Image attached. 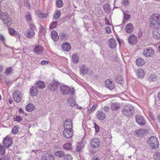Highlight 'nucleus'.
<instances>
[{
    "label": "nucleus",
    "instance_id": "6e6552de",
    "mask_svg": "<svg viewBox=\"0 0 160 160\" xmlns=\"http://www.w3.org/2000/svg\"><path fill=\"white\" fill-rule=\"evenodd\" d=\"M155 54L154 50L151 48H148L145 49L143 52V55L147 57H153Z\"/></svg>",
    "mask_w": 160,
    "mask_h": 160
},
{
    "label": "nucleus",
    "instance_id": "79ce46f5",
    "mask_svg": "<svg viewBox=\"0 0 160 160\" xmlns=\"http://www.w3.org/2000/svg\"><path fill=\"white\" fill-rule=\"evenodd\" d=\"M24 4L27 7L30 8L31 7L30 3L32 2V0H24Z\"/></svg>",
    "mask_w": 160,
    "mask_h": 160
},
{
    "label": "nucleus",
    "instance_id": "a211bd4d",
    "mask_svg": "<svg viewBox=\"0 0 160 160\" xmlns=\"http://www.w3.org/2000/svg\"><path fill=\"white\" fill-rule=\"evenodd\" d=\"M129 43L131 45L135 44L137 42V37L133 34L130 35L128 39Z\"/></svg>",
    "mask_w": 160,
    "mask_h": 160
},
{
    "label": "nucleus",
    "instance_id": "c85d7f7f",
    "mask_svg": "<svg viewBox=\"0 0 160 160\" xmlns=\"http://www.w3.org/2000/svg\"><path fill=\"white\" fill-rule=\"evenodd\" d=\"M58 87V85L56 83H51L48 86V89L49 91H54L56 90Z\"/></svg>",
    "mask_w": 160,
    "mask_h": 160
},
{
    "label": "nucleus",
    "instance_id": "338daca9",
    "mask_svg": "<svg viewBox=\"0 0 160 160\" xmlns=\"http://www.w3.org/2000/svg\"><path fill=\"white\" fill-rule=\"evenodd\" d=\"M103 110L105 112H108L109 110V108L107 106H104L103 107Z\"/></svg>",
    "mask_w": 160,
    "mask_h": 160
},
{
    "label": "nucleus",
    "instance_id": "4be33fe9",
    "mask_svg": "<svg viewBox=\"0 0 160 160\" xmlns=\"http://www.w3.org/2000/svg\"><path fill=\"white\" fill-rule=\"evenodd\" d=\"M135 73L138 78H143L145 76V72L142 69H140L135 71Z\"/></svg>",
    "mask_w": 160,
    "mask_h": 160
},
{
    "label": "nucleus",
    "instance_id": "ddd939ff",
    "mask_svg": "<svg viewBox=\"0 0 160 160\" xmlns=\"http://www.w3.org/2000/svg\"><path fill=\"white\" fill-rule=\"evenodd\" d=\"M64 137L67 138H71L73 135L72 129H64L63 132Z\"/></svg>",
    "mask_w": 160,
    "mask_h": 160
},
{
    "label": "nucleus",
    "instance_id": "69168bd1",
    "mask_svg": "<svg viewBox=\"0 0 160 160\" xmlns=\"http://www.w3.org/2000/svg\"><path fill=\"white\" fill-rule=\"evenodd\" d=\"M0 40H1L3 42L5 41V38L3 35H0Z\"/></svg>",
    "mask_w": 160,
    "mask_h": 160
},
{
    "label": "nucleus",
    "instance_id": "bf43d9fd",
    "mask_svg": "<svg viewBox=\"0 0 160 160\" xmlns=\"http://www.w3.org/2000/svg\"><path fill=\"white\" fill-rule=\"evenodd\" d=\"M124 19L126 20H128L130 18V15L126 13H124Z\"/></svg>",
    "mask_w": 160,
    "mask_h": 160
},
{
    "label": "nucleus",
    "instance_id": "20e7f679",
    "mask_svg": "<svg viewBox=\"0 0 160 160\" xmlns=\"http://www.w3.org/2000/svg\"><path fill=\"white\" fill-rule=\"evenodd\" d=\"M60 91L64 95H67L69 93L73 95L75 93L74 88H69L66 85H62L60 87Z\"/></svg>",
    "mask_w": 160,
    "mask_h": 160
},
{
    "label": "nucleus",
    "instance_id": "cd10ccee",
    "mask_svg": "<svg viewBox=\"0 0 160 160\" xmlns=\"http://www.w3.org/2000/svg\"><path fill=\"white\" fill-rule=\"evenodd\" d=\"M42 160H54V157L50 154H47L45 156H43Z\"/></svg>",
    "mask_w": 160,
    "mask_h": 160
},
{
    "label": "nucleus",
    "instance_id": "4468645a",
    "mask_svg": "<svg viewBox=\"0 0 160 160\" xmlns=\"http://www.w3.org/2000/svg\"><path fill=\"white\" fill-rule=\"evenodd\" d=\"M105 84L107 87L110 90L113 89L115 87L114 82L110 79L106 80Z\"/></svg>",
    "mask_w": 160,
    "mask_h": 160
},
{
    "label": "nucleus",
    "instance_id": "dca6fc26",
    "mask_svg": "<svg viewBox=\"0 0 160 160\" xmlns=\"http://www.w3.org/2000/svg\"><path fill=\"white\" fill-rule=\"evenodd\" d=\"M110 108L113 111H117L121 107V104L117 102H112L110 104Z\"/></svg>",
    "mask_w": 160,
    "mask_h": 160
},
{
    "label": "nucleus",
    "instance_id": "a878e982",
    "mask_svg": "<svg viewBox=\"0 0 160 160\" xmlns=\"http://www.w3.org/2000/svg\"><path fill=\"white\" fill-rule=\"evenodd\" d=\"M147 133V131L144 129H138L136 131V134L139 136H143Z\"/></svg>",
    "mask_w": 160,
    "mask_h": 160
},
{
    "label": "nucleus",
    "instance_id": "473e14b6",
    "mask_svg": "<svg viewBox=\"0 0 160 160\" xmlns=\"http://www.w3.org/2000/svg\"><path fill=\"white\" fill-rule=\"evenodd\" d=\"M115 80L116 82L120 84H122L124 81L123 78L120 75L116 76L115 78Z\"/></svg>",
    "mask_w": 160,
    "mask_h": 160
},
{
    "label": "nucleus",
    "instance_id": "423d86ee",
    "mask_svg": "<svg viewBox=\"0 0 160 160\" xmlns=\"http://www.w3.org/2000/svg\"><path fill=\"white\" fill-rule=\"evenodd\" d=\"M36 26L33 24L30 25V28L28 30L27 32L25 33L27 38H32L35 35V32L34 29H35Z\"/></svg>",
    "mask_w": 160,
    "mask_h": 160
},
{
    "label": "nucleus",
    "instance_id": "603ef678",
    "mask_svg": "<svg viewBox=\"0 0 160 160\" xmlns=\"http://www.w3.org/2000/svg\"><path fill=\"white\" fill-rule=\"evenodd\" d=\"M48 15V14L47 13H45L44 14L41 13L38 14V16L40 18L44 19Z\"/></svg>",
    "mask_w": 160,
    "mask_h": 160
},
{
    "label": "nucleus",
    "instance_id": "a19ab883",
    "mask_svg": "<svg viewBox=\"0 0 160 160\" xmlns=\"http://www.w3.org/2000/svg\"><path fill=\"white\" fill-rule=\"evenodd\" d=\"M72 60L74 63L77 64L79 61V58L78 56L76 54H74L72 56Z\"/></svg>",
    "mask_w": 160,
    "mask_h": 160
},
{
    "label": "nucleus",
    "instance_id": "6ab92c4d",
    "mask_svg": "<svg viewBox=\"0 0 160 160\" xmlns=\"http://www.w3.org/2000/svg\"><path fill=\"white\" fill-rule=\"evenodd\" d=\"M153 37L156 39H160V29L158 28L154 29L153 31Z\"/></svg>",
    "mask_w": 160,
    "mask_h": 160
},
{
    "label": "nucleus",
    "instance_id": "e433bc0d",
    "mask_svg": "<svg viewBox=\"0 0 160 160\" xmlns=\"http://www.w3.org/2000/svg\"><path fill=\"white\" fill-rule=\"evenodd\" d=\"M157 79V76L154 74H151L148 77V79L150 82L156 81Z\"/></svg>",
    "mask_w": 160,
    "mask_h": 160
},
{
    "label": "nucleus",
    "instance_id": "9b49d317",
    "mask_svg": "<svg viewBox=\"0 0 160 160\" xmlns=\"http://www.w3.org/2000/svg\"><path fill=\"white\" fill-rule=\"evenodd\" d=\"M13 141L10 137H6L3 140V143L5 146L8 148L11 146Z\"/></svg>",
    "mask_w": 160,
    "mask_h": 160
},
{
    "label": "nucleus",
    "instance_id": "c756f323",
    "mask_svg": "<svg viewBox=\"0 0 160 160\" xmlns=\"http://www.w3.org/2000/svg\"><path fill=\"white\" fill-rule=\"evenodd\" d=\"M102 7L105 11L107 13L110 12L111 10L110 5L108 3H105L103 5Z\"/></svg>",
    "mask_w": 160,
    "mask_h": 160
},
{
    "label": "nucleus",
    "instance_id": "393cba45",
    "mask_svg": "<svg viewBox=\"0 0 160 160\" xmlns=\"http://www.w3.org/2000/svg\"><path fill=\"white\" fill-rule=\"evenodd\" d=\"M62 47L63 50L66 52L69 51L71 49L70 45L67 42L63 43Z\"/></svg>",
    "mask_w": 160,
    "mask_h": 160
},
{
    "label": "nucleus",
    "instance_id": "f3484780",
    "mask_svg": "<svg viewBox=\"0 0 160 160\" xmlns=\"http://www.w3.org/2000/svg\"><path fill=\"white\" fill-rule=\"evenodd\" d=\"M64 127L65 129H72V122L70 119H68L64 123Z\"/></svg>",
    "mask_w": 160,
    "mask_h": 160
},
{
    "label": "nucleus",
    "instance_id": "3c124183",
    "mask_svg": "<svg viewBox=\"0 0 160 160\" xmlns=\"http://www.w3.org/2000/svg\"><path fill=\"white\" fill-rule=\"evenodd\" d=\"M56 3L57 6L58 8L62 7L63 5V3L62 0H57Z\"/></svg>",
    "mask_w": 160,
    "mask_h": 160
},
{
    "label": "nucleus",
    "instance_id": "49530a36",
    "mask_svg": "<svg viewBox=\"0 0 160 160\" xmlns=\"http://www.w3.org/2000/svg\"><path fill=\"white\" fill-rule=\"evenodd\" d=\"M5 152V149L4 147L2 145H0V155H3Z\"/></svg>",
    "mask_w": 160,
    "mask_h": 160
},
{
    "label": "nucleus",
    "instance_id": "f03ea898",
    "mask_svg": "<svg viewBox=\"0 0 160 160\" xmlns=\"http://www.w3.org/2000/svg\"><path fill=\"white\" fill-rule=\"evenodd\" d=\"M134 110L133 106L131 104L124 105L122 109V113L124 115L130 117L134 114Z\"/></svg>",
    "mask_w": 160,
    "mask_h": 160
},
{
    "label": "nucleus",
    "instance_id": "7ed1b4c3",
    "mask_svg": "<svg viewBox=\"0 0 160 160\" xmlns=\"http://www.w3.org/2000/svg\"><path fill=\"white\" fill-rule=\"evenodd\" d=\"M0 17L2 21L6 26H9L12 24V20L11 18L10 15L7 13L2 12Z\"/></svg>",
    "mask_w": 160,
    "mask_h": 160
},
{
    "label": "nucleus",
    "instance_id": "72a5a7b5",
    "mask_svg": "<svg viewBox=\"0 0 160 160\" xmlns=\"http://www.w3.org/2000/svg\"><path fill=\"white\" fill-rule=\"evenodd\" d=\"M67 102L69 103L70 105L72 107L76 104L75 101L72 98H68L67 100Z\"/></svg>",
    "mask_w": 160,
    "mask_h": 160
},
{
    "label": "nucleus",
    "instance_id": "aec40b11",
    "mask_svg": "<svg viewBox=\"0 0 160 160\" xmlns=\"http://www.w3.org/2000/svg\"><path fill=\"white\" fill-rule=\"evenodd\" d=\"M96 116L98 119L100 120H102L105 119L106 115L102 111H98L96 113Z\"/></svg>",
    "mask_w": 160,
    "mask_h": 160
},
{
    "label": "nucleus",
    "instance_id": "c03bdc74",
    "mask_svg": "<svg viewBox=\"0 0 160 160\" xmlns=\"http://www.w3.org/2000/svg\"><path fill=\"white\" fill-rule=\"evenodd\" d=\"M60 37L62 39L65 40L68 38V36L67 33L63 32L60 33Z\"/></svg>",
    "mask_w": 160,
    "mask_h": 160
},
{
    "label": "nucleus",
    "instance_id": "f257e3e1",
    "mask_svg": "<svg viewBox=\"0 0 160 160\" xmlns=\"http://www.w3.org/2000/svg\"><path fill=\"white\" fill-rule=\"evenodd\" d=\"M149 22L151 27L156 28L160 27V15L158 14H152L150 17Z\"/></svg>",
    "mask_w": 160,
    "mask_h": 160
},
{
    "label": "nucleus",
    "instance_id": "de8ad7c7",
    "mask_svg": "<svg viewBox=\"0 0 160 160\" xmlns=\"http://www.w3.org/2000/svg\"><path fill=\"white\" fill-rule=\"evenodd\" d=\"M19 128V127L18 126H14L12 130V132L14 134H17L18 132V129Z\"/></svg>",
    "mask_w": 160,
    "mask_h": 160
},
{
    "label": "nucleus",
    "instance_id": "58836bf2",
    "mask_svg": "<svg viewBox=\"0 0 160 160\" xmlns=\"http://www.w3.org/2000/svg\"><path fill=\"white\" fill-rule=\"evenodd\" d=\"M12 70L13 68L12 67L7 68L5 69L4 73L6 75H10L11 74Z\"/></svg>",
    "mask_w": 160,
    "mask_h": 160
},
{
    "label": "nucleus",
    "instance_id": "2f4dec72",
    "mask_svg": "<svg viewBox=\"0 0 160 160\" xmlns=\"http://www.w3.org/2000/svg\"><path fill=\"white\" fill-rule=\"evenodd\" d=\"M35 108L34 105L32 103H29L26 107V110L28 112H31Z\"/></svg>",
    "mask_w": 160,
    "mask_h": 160
},
{
    "label": "nucleus",
    "instance_id": "680f3d73",
    "mask_svg": "<svg viewBox=\"0 0 160 160\" xmlns=\"http://www.w3.org/2000/svg\"><path fill=\"white\" fill-rule=\"evenodd\" d=\"M122 2L123 4L125 6L128 5L129 3L128 0H122Z\"/></svg>",
    "mask_w": 160,
    "mask_h": 160
},
{
    "label": "nucleus",
    "instance_id": "bb28decb",
    "mask_svg": "<svg viewBox=\"0 0 160 160\" xmlns=\"http://www.w3.org/2000/svg\"><path fill=\"white\" fill-rule=\"evenodd\" d=\"M109 47L111 48H114L116 47L117 43L115 40L113 38H111L109 40Z\"/></svg>",
    "mask_w": 160,
    "mask_h": 160
},
{
    "label": "nucleus",
    "instance_id": "13d9d810",
    "mask_svg": "<svg viewBox=\"0 0 160 160\" xmlns=\"http://www.w3.org/2000/svg\"><path fill=\"white\" fill-rule=\"evenodd\" d=\"M105 30L106 32L108 34H110L111 32V28L109 27H105Z\"/></svg>",
    "mask_w": 160,
    "mask_h": 160
},
{
    "label": "nucleus",
    "instance_id": "1a4fd4ad",
    "mask_svg": "<svg viewBox=\"0 0 160 160\" xmlns=\"http://www.w3.org/2000/svg\"><path fill=\"white\" fill-rule=\"evenodd\" d=\"M90 145L92 148H97L100 146V141L98 138H93L90 141Z\"/></svg>",
    "mask_w": 160,
    "mask_h": 160
},
{
    "label": "nucleus",
    "instance_id": "6e6d98bb",
    "mask_svg": "<svg viewBox=\"0 0 160 160\" xmlns=\"http://www.w3.org/2000/svg\"><path fill=\"white\" fill-rule=\"evenodd\" d=\"M14 121L18 122H20L22 120V118L19 116H17L14 119Z\"/></svg>",
    "mask_w": 160,
    "mask_h": 160
},
{
    "label": "nucleus",
    "instance_id": "4c0bfd02",
    "mask_svg": "<svg viewBox=\"0 0 160 160\" xmlns=\"http://www.w3.org/2000/svg\"><path fill=\"white\" fill-rule=\"evenodd\" d=\"M55 155L57 157L61 158L64 157L65 154L64 152L62 151H58L54 153Z\"/></svg>",
    "mask_w": 160,
    "mask_h": 160
},
{
    "label": "nucleus",
    "instance_id": "7c9ffc66",
    "mask_svg": "<svg viewBox=\"0 0 160 160\" xmlns=\"http://www.w3.org/2000/svg\"><path fill=\"white\" fill-rule=\"evenodd\" d=\"M52 39L54 41H57L58 39V36L56 31L54 30L51 33Z\"/></svg>",
    "mask_w": 160,
    "mask_h": 160
},
{
    "label": "nucleus",
    "instance_id": "774afa93",
    "mask_svg": "<svg viewBox=\"0 0 160 160\" xmlns=\"http://www.w3.org/2000/svg\"><path fill=\"white\" fill-rule=\"evenodd\" d=\"M93 160H100L99 158H98L97 156H94L92 158Z\"/></svg>",
    "mask_w": 160,
    "mask_h": 160
},
{
    "label": "nucleus",
    "instance_id": "37998d69",
    "mask_svg": "<svg viewBox=\"0 0 160 160\" xmlns=\"http://www.w3.org/2000/svg\"><path fill=\"white\" fill-rule=\"evenodd\" d=\"M64 148L67 149H72V145L70 143H67L63 146Z\"/></svg>",
    "mask_w": 160,
    "mask_h": 160
},
{
    "label": "nucleus",
    "instance_id": "864d4df0",
    "mask_svg": "<svg viewBox=\"0 0 160 160\" xmlns=\"http://www.w3.org/2000/svg\"><path fill=\"white\" fill-rule=\"evenodd\" d=\"M1 158L3 160H9L10 157L9 155L7 154L4 156H1Z\"/></svg>",
    "mask_w": 160,
    "mask_h": 160
},
{
    "label": "nucleus",
    "instance_id": "9d476101",
    "mask_svg": "<svg viewBox=\"0 0 160 160\" xmlns=\"http://www.w3.org/2000/svg\"><path fill=\"white\" fill-rule=\"evenodd\" d=\"M13 97L17 102H20L22 99V95L20 92L18 91H15L13 92Z\"/></svg>",
    "mask_w": 160,
    "mask_h": 160
},
{
    "label": "nucleus",
    "instance_id": "b1692460",
    "mask_svg": "<svg viewBox=\"0 0 160 160\" xmlns=\"http://www.w3.org/2000/svg\"><path fill=\"white\" fill-rule=\"evenodd\" d=\"M38 92L37 88L36 86H33L31 87L30 89V93L32 96H36L38 94Z\"/></svg>",
    "mask_w": 160,
    "mask_h": 160
},
{
    "label": "nucleus",
    "instance_id": "5701e85b",
    "mask_svg": "<svg viewBox=\"0 0 160 160\" xmlns=\"http://www.w3.org/2000/svg\"><path fill=\"white\" fill-rule=\"evenodd\" d=\"M136 65L139 67L143 66L145 62V60L141 58H138L136 61Z\"/></svg>",
    "mask_w": 160,
    "mask_h": 160
},
{
    "label": "nucleus",
    "instance_id": "5fc2aeb1",
    "mask_svg": "<svg viewBox=\"0 0 160 160\" xmlns=\"http://www.w3.org/2000/svg\"><path fill=\"white\" fill-rule=\"evenodd\" d=\"M58 23L57 22H52L50 25L49 28L51 29H53L55 28Z\"/></svg>",
    "mask_w": 160,
    "mask_h": 160
},
{
    "label": "nucleus",
    "instance_id": "2eb2a0df",
    "mask_svg": "<svg viewBox=\"0 0 160 160\" xmlns=\"http://www.w3.org/2000/svg\"><path fill=\"white\" fill-rule=\"evenodd\" d=\"M43 47L40 45H37L33 49V52L38 55L41 54L43 52Z\"/></svg>",
    "mask_w": 160,
    "mask_h": 160
},
{
    "label": "nucleus",
    "instance_id": "f8f14e48",
    "mask_svg": "<svg viewBox=\"0 0 160 160\" xmlns=\"http://www.w3.org/2000/svg\"><path fill=\"white\" fill-rule=\"evenodd\" d=\"M136 120L137 123L140 125H144L146 124V121L142 116L139 115H136Z\"/></svg>",
    "mask_w": 160,
    "mask_h": 160
},
{
    "label": "nucleus",
    "instance_id": "0eeeda50",
    "mask_svg": "<svg viewBox=\"0 0 160 160\" xmlns=\"http://www.w3.org/2000/svg\"><path fill=\"white\" fill-rule=\"evenodd\" d=\"M79 72L81 75H86L90 73L89 68L84 64H82L79 67Z\"/></svg>",
    "mask_w": 160,
    "mask_h": 160
},
{
    "label": "nucleus",
    "instance_id": "ea45409f",
    "mask_svg": "<svg viewBox=\"0 0 160 160\" xmlns=\"http://www.w3.org/2000/svg\"><path fill=\"white\" fill-rule=\"evenodd\" d=\"M25 18L26 21L28 23H31L32 22V18L30 14L28 12L26 14Z\"/></svg>",
    "mask_w": 160,
    "mask_h": 160
},
{
    "label": "nucleus",
    "instance_id": "0e129e2a",
    "mask_svg": "<svg viewBox=\"0 0 160 160\" xmlns=\"http://www.w3.org/2000/svg\"><path fill=\"white\" fill-rule=\"evenodd\" d=\"M48 61L46 60L42 61L41 62V64L42 65H45L48 64Z\"/></svg>",
    "mask_w": 160,
    "mask_h": 160
},
{
    "label": "nucleus",
    "instance_id": "09e8293b",
    "mask_svg": "<svg viewBox=\"0 0 160 160\" xmlns=\"http://www.w3.org/2000/svg\"><path fill=\"white\" fill-rule=\"evenodd\" d=\"M60 13L61 12L60 11H56L54 16L53 18L55 19H58L59 18L60 16Z\"/></svg>",
    "mask_w": 160,
    "mask_h": 160
},
{
    "label": "nucleus",
    "instance_id": "e2e57ef3",
    "mask_svg": "<svg viewBox=\"0 0 160 160\" xmlns=\"http://www.w3.org/2000/svg\"><path fill=\"white\" fill-rule=\"evenodd\" d=\"M81 149L82 148L81 146L80 145H79L76 147V151L79 152L81 151Z\"/></svg>",
    "mask_w": 160,
    "mask_h": 160
},
{
    "label": "nucleus",
    "instance_id": "c9c22d12",
    "mask_svg": "<svg viewBox=\"0 0 160 160\" xmlns=\"http://www.w3.org/2000/svg\"><path fill=\"white\" fill-rule=\"evenodd\" d=\"M36 87L40 89H42L44 88L45 84L43 82L39 81L37 82Z\"/></svg>",
    "mask_w": 160,
    "mask_h": 160
},
{
    "label": "nucleus",
    "instance_id": "4d7b16f0",
    "mask_svg": "<svg viewBox=\"0 0 160 160\" xmlns=\"http://www.w3.org/2000/svg\"><path fill=\"white\" fill-rule=\"evenodd\" d=\"M97 106V104L94 103L93 105L92 106V108L90 109L89 110H88V112H91L92 111L94 110Z\"/></svg>",
    "mask_w": 160,
    "mask_h": 160
},
{
    "label": "nucleus",
    "instance_id": "a18cd8bd",
    "mask_svg": "<svg viewBox=\"0 0 160 160\" xmlns=\"http://www.w3.org/2000/svg\"><path fill=\"white\" fill-rule=\"evenodd\" d=\"M153 158L156 160H160V154L158 152H155L153 155Z\"/></svg>",
    "mask_w": 160,
    "mask_h": 160
},
{
    "label": "nucleus",
    "instance_id": "8fccbe9b",
    "mask_svg": "<svg viewBox=\"0 0 160 160\" xmlns=\"http://www.w3.org/2000/svg\"><path fill=\"white\" fill-rule=\"evenodd\" d=\"M63 160H72L73 159L72 157L69 154H65Z\"/></svg>",
    "mask_w": 160,
    "mask_h": 160
},
{
    "label": "nucleus",
    "instance_id": "39448f33",
    "mask_svg": "<svg viewBox=\"0 0 160 160\" xmlns=\"http://www.w3.org/2000/svg\"><path fill=\"white\" fill-rule=\"evenodd\" d=\"M148 142L153 149H156L158 147L159 142L158 138L155 137H152L149 138Z\"/></svg>",
    "mask_w": 160,
    "mask_h": 160
},
{
    "label": "nucleus",
    "instance_id": "f704fd0d",
    "mask_svg": "<svg viewBox=\"0 0 160 160\" xmlns=\"http://www.w3.org/2000/svg\"><path fill=\"white\" fill-rule=\"evenodd\" d=\"M9 34L12 36H15L18 35V37H19V34L17 32L13 29L11 28H8Z\"/></svg>",
    "mask_w": 160,
    "mask_h": 160
},
{
    "label": "nucleus",
    "instance_id": "052dcab7",
    "mask_svg": "<svg viewBox=\"0 0 160 160\" xmlns=\"http://www.w3.org/2000/svg\"><path fill=\"white\" fill-rule=\"evenodd\" d=\"M94 128L95 129V132H98L99 131V128L98 126L95 123Z\"/></svg>",
    "mask_w": 160,
    "mask_h": 160
},
{
    "label": "nucleus",
    "instance_id": "412c9836",
    "mask_svg": "<svg viewBox=\"0 0 160 160\" xmlns=\"http://www.w3.org/2000/svg\"><path fill=\"white\" fill-rule=\"evenodd\" d=\"M134 28L133 25L131 23H129L125 26L126 31L128 33L132 32L134 30Z\"/></svg>",
    "mask_w": 160,
    "mask_h": 160
}]
</instances>
